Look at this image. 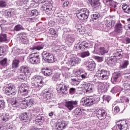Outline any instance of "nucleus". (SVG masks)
Returning <instances> with one entry per match:
<instances>
[{
  "label": "nucleus",
  "instance_id": "obj_1",
  "mask_svg": "<svg viewBox=\"0 0 130 130\" xmlns=\"http://www.w3.org/2000/svg\"><path fill=\"white\" fill-rule=\"evenodd\" d=\"M34 3L36 4H43V3H45V4L42 6V9L43 11H45L46 12H50L52 10V1L51 0H33Z\"/></svg>",
  "mask_w": 130,
  "mask_h": 130
},
{
  "label": "nucleus",
  "instance_id": "obj_2",
  "mask_svg": "<svg viewBox=\"0 0 130 130\" xmlns=\"http://www.w3.org/2000/svg\"><path fill=\"white\" fill-rule=\"evenodd\" d=\"M43 77L35 75L31 78V86L33 88H41L43 86Z\"/></svg>",
  "mask_w": 130,
  "mask_h": 130
},
{
  "label": "nucleus",
  "instance_id": "obj_3",
  "mask_svg": "<svg viewBox=\"0 0 130 130\" xmlns=\"http://www.w3.org/2000/svg\"><path fill=\"white\" fill-rule=\"evenodd\" d=\"M76 14V17H77L79 20H87V19L89 18V14H90V12H89V10L82 9L79 10Z\"/></svg>",
  "mask_w": 130,
  "mask_h": 130
},
{
  "label": "nucleus",
  "instance_id": "obj_4",
  "mask_svg": "<svg viewBox=\"0 0 130 130\" xmlns=\"http://www.w3.org/2000/svg\"><path fill=\"white\" fill-rule=\"evenodd\" d=\"M122 58V54L120 52L116 51L111 56V58L108 61V64L110 67H114L115 66V61L114 59H120Z\"/></svg>",
  "mask_w": 130,
  "mask_h": 130
},
{
  "label": "nucleus",
  "instance_id": "obj_5",
  "mask_svg": "<svg viewBox=\"0 0 130 130\" xmlns=\"http://www.w3.org/2000/svg\"><path fill=\"white\" fill-rule=\"evenodd\" d=\"M28 60L32 64L40 63V56L39 53H33L28 56Z\"/></svg>",
  "mask_w": 130,
  "mask_h": 130
},
{
  "label": "nucleus",
  "instance_id": "obj_6",
  "mask_svg": "<svg viewBox=\"0 0 130 130\" xmlns=\"http://www.w3.org/2000/svg\"><path fill=\"white\" fill-rule=\"evenodd\" d=\"M109 76H110V73L109 71L102 70L98 74L97 77L100 80L102 81H106L109 79Z\"/></svg>",
  "mask_w": 130,
  "mask_h": 130
},
{
  "label": "nucleus",
  "instance_id": "obj_7",
  "mask_svg": "<svg viewBox=\"0 0 130 130\" xmlns=\"http://www.w3.org/2000/svg\"><path fill=\"white\" fill-rule=\"evenodd\" d=\"M129 124V122L126 120L119 121L116 124V127L118 130H126Z\"/></svg>",
  "mask_w": 130,
  "mask_h": 130
},
{
  "label": "nucleus",
  "instance_id": "obj_8",
  "mask_svg": "<svg viewBox=\"0 0 130 130\" xmlns=\"http://www.w3.org/2000/svg\"><path fill=\"white\" fill-rule=\"evenodd\" d=\"M5 93L8 96H14L17 93V90L12 84H9L5 88Z\"/></svg>",
  "mask_w": 130,
  "mask_h": 130
},
{
  "label": "nucleus",
  "instance_id": "obj_9",
  "mask_svg": "<svg viewBox=\"0 0 130 130\" xmlns=\"http://www.w3.org/2000/svg\"><path fill=\"white\" fill-rule=\"evenodd\" d=\"M42 56L43 59L48 61V62H49L50 63H52L55 61L54 57L51 53H49L47 52H43Z\"/></svg>",
  "mask_w": 130,
  "mask_h": 130
},
{
  "label": "nucleus",
  "instance_id": "obj_10",
  "mask_svg": "<svg viewBox=\"0 0 130 130\" xmlns=\"http://www.w3.org/2000/svg\"><path fill=\"white\" fill-rule=\"evenodd\" d=\"M57 91L61 94H68V87L63 83H59L57 85Z\"/></svg>",
  "mask_w": 130,
  "mask_h": 130
},
{
  "label": "nucleus",
  "instance_id": "obj_11",
  "mask_svg": "<svg viewBox=\"0 0 130 130\" xmlns=\"http://www.w3.org/2000/svg\"><path fill=\"white\" fill-rule=\"evenodd\" d=\"M29 90V86L26 83H22L20 86L19 92L21 93L22 96H26L28 95V91Z\"/></svg>",
  "mask_w": 130,
  "mask_h": 130
},
{
  "label": "nucleus",
  "instance_id": "obj_12",
  "mask_svg": "<svg viewBox=\"0 0 130 130\" xmlns=\"http://www.w3.org/2000/svg\"><path fill=\"white\" fill-rule=\"evenodd\" d=\"M65 106L68 108L70 111H72L76 106L78 105V101H71L65 102Z\"/></svg>",
  "mask_w": 130,
  "mask_h": 130
},
{
  "label": "nucleus",
  "instance_id": "obj_13",
  "mask_svg": "<svg viewBox=\"0 0 130 130\" xmlns=\"http://www.w3.org/2000/svg\"><path fill=\"white\" fill-rule=\"evenodd\" d=\"M96 115L98 119H100L101 120H102L106 118L107 113H106V111L105 110L101 109L96 111Z\"/></svg>",
  "mask_w": 130,
  "mask_h": 130
},
{
  "label": "nucleus",
  "instance_id": "obj_14",
  "mask_svg": "<svg viewBox=\"0 0 130 130\" xmlns=\"http://www.w3.org/2000/svg\"><path fill=\"white\" fill-rule=\"evenodd\" d=\"M22 103L24 107L27 108V107H31L34 104V101L33 99H28V98L22 99Z\"/></svg>",
  "mask_w": 130,
  "mask_h": 130
},
{
  "label": "nucleus",
  "instance_id": "obj_15",
  "mask_svg": "<svg viewBox=\"0 0 130 130\" xmlns=\"http://www.w3.org/2000/svg\"><path fill=\"white\" fill-rule=\"evenodd\" d=\"M91 6L95 10H99L101 9V3L100 0H89Z\"/></svg>",
  "mask_w": 130,
  "mask_h": 130
},
{
  "label": "nucleus",
  "instance_id": "obj_16",
  "mask_svg": "<svg viewBox=\"0 0 130 130\" xmlns=\"http://www.w3.org/2000/svg\"><path fill=\"white\" fill-rule=\"evenodd\" d=\"M12 105L13 107H15L16 108H19V107H23V99H19L15 101H13L12 102Z\"/></svg>",
  "mask_w": 130,
  "mask_h": 130
},
{
  "label": "nucleus",
  "instance_id": "obj_17",
  "mask_svg": "<svg viewBox=\"0 0 130 130\" xmlns=\"http://www.w3.org/2000/svg\"><path fill=\"white\" fill-rule=\"evenodd\" d=\"M129 66V61L128 60H123L120 62L119 69L120 70H125Z\"/></svg>",
  "mask_w": 130,
  "mask_h": 130
},
{
  "label": "nucleus",
  "instance_id": "obj_18",
  "mask_svg": "<svg viewBox=\"0 0 130 130\" xmlns=\"http://www.w3.org/2000/svg\"><path fill=\"white\" fill-rule=\"evenodd\" d=\"M123 30V26L120 23H118L115 25L114 31L118 34H121Z\"/></svg>",
  "mask_w": 130,
  "mask_h": 130
},
{
  "label": "nucleus",
  "instance_id": "obj_19",
  "mask_svg": "<svg viewBox=\"0 0 130 130\" xmlns=\"http://www.w3.org/2000/svg\"><path fill=\"white\" fill-rule=\"evenodd\" d=\"M78 48L81 50H85V49H88V48H90V44L86 42H82L80 44H79Z\"/></svg>",
  "mask_w": 130,
  "mask_h": 130
},
{
  "label": "nucleus",
  "instance_id": "obj_20",
  "mask_svg": "<svg viewBox=\"0 0 130 130\" xmlns=\"http://www.w3.org/2000/svg\"><path fill=\"white\" fill-rule=\"evenodd\" d=\"M19 40L21 42H22L23 44H27L28 43V40L26 35L25 34H20L19 35Z\"/></svg>",
  "mask_w": 130,
  "mask_h": 130
},
{
  "label": "nucleus",
  "instance_id": "obj_21",
  "mask_svg": "<svg viewBox=\"0 0 130 130\" xmlns=\"http://www.w3.org/2000/svg\"><path fill=\"white\" fill-rule=\"evenodd\" d=\"M81 62V59L78 57H75L72 58L70 59V63L71 66H76V64H78Z\"/></svg>",
  "mask_w": 130,
  "mask_h": 130
},
{
  "label": "nucleus",
  "instance_id": "obj_22",
  "mask_svg": "<svg viewBox=\"0 0 130 130\" xmlns=\"http://www.w3.org/2000/svg\"><path fill=\"white\" fill-rule=\"evenodd\" d=\"M44 48V44L43 43H38L36 45L31 48V50H41Z\"/></svg>",
  "mask_w": 130,
  "mask_h": 130
},
{
  "label": "nucleus",
  "instance_id": "obj_23",
  "mask_svg": "<svg viewBox=\"0 0 130 130\" xmlns=\"http://www.w3.org/2000/svg\"><path fill=\"white\" fill-rule=\"evenodd\" d=\"M67 125H68L67 122H66L64 121H63L62 122H58L56 126L58 130H62L66 127Z\"/></svg>",
  "mask_w": 130,
  "mask_h": 130
},
{
  "label": "nucleus",
  "instance_id": "obj_24",
  "mask_svg": "<svg viewBox=\"0 0 130 130\" xmlns=\"http://www.w3.org/2000/svg\"><path fill=\"white\" fill-rule=\"evenodd\" d=\"M19 70L20 71V73L21 74H24L25 76H27L30 73L29 68L25 66L21 67Z\"/></svg>",
  "mask_w": 130,
  "mask_h": 130
},
{
  "label": "nucleus",
  "instance_id": "obj_25",
  "mask_svg": "<svg viewBox=\"0 0 130 130\" xmlns=\"http://www.w3.org/2000/svg\"><path fill=\"white\" fill-rule=\"evenodd\" d=\"M43 120H44V117L41 116H39V115H38L37 116L35 120L36 123L38 125H42V124H43Z\"/></svg>",
  "mask_w": 130,
  "mask_h": 130
},
{
  "label": "nucleus",
  "instance_id": "obj_26",
  "mask_svg": "<svg viewBox=\"0 0 130 130\" xmlns=\"http://www.w3.org/2000/svg\"><path fill=\"white\" fill-rule=\"evenodd\" d=\"M43 93L45 94L44 98L46 99V100H49V99H51L53 96L52 93H50L49 92H48V90L46 89L44 90Z\"/></svg>",
  "mask_w": 130,
  "mask_h": 130
},
{
  "label": "nucleus",
  "instance_id": "obj_27",
  "mask_svg": "<svg viewBox=\"0 0 130 130\" xmlns=\"http://www.w3.org/2000/svg\"><path fill=\"white\" fill-rule=\"evenodd\" d=\"M0 42H5V43H8V42H9V40H8L6 34L2 33L0 34Z\"/></svg>",
  "mask_w": 130,
  "mask_h": 130
},
{
  "label": "nucleus",
  "instance_id": "obj_28",
  "mask_svg": "<svg viewBox=\"0 0 130 130\" xmlns=\"http://www.w3.org/2000/svg\"><path fill=\"white\" fill-rule=\"evenodd\" d=\"M76 29H77L78 32L80 34H84L86 32V29L85 27L82 26V25L78 24L77 26H76Z\"/></svg>",
  "mask_w": 130,
  "mask_h": 130
},
{
  "label": "nucleus",
  "instance_id": "obj_29",
  "mask_svg": "<svg viewBox=\"0 0 130 130\" xmlns=\"http://www.w3.org/2000/svg\"><path fill=\"white\" fill-rule=\"evenodd\" d=\"M120 77V74H119V73L115 72L113 74V76L112 77V81H113V82H117L118 78Z\"/></svg>",
  "mask_w": 130,
  "mask_h": 130
},
{
  "label": "nucleus",
  "instance_id": "obj_30",
  "mask_svg": "<svg viewBox=\"0 0 130 130\" xmlns=\"http://www.w3.org/2000/svg\"><path fill=\"white\" fill-rule=\"evenodd\" d=\"M109 49L105 47H101L99 50V54L100 55H103L105 53H107L109 51Z\"/></svg>",
  "mask_w": 130,
  "mask_h": 130
},
{
  "label": "nucleus",
  "instance_id": "obj_31",
  "mask_svg": "<svg viewBox=\"0 0 130 130\" xmlns=\"http://www.w3.org/2000/svg\"><path fill=\"white\" fill-rule=\"evenodd\" d=\"M122 9L124 11V13L126 14H130V7L127 5L124 4L122 6Z\"/></svg>",
  "mask_w": 130,
  "mask_h": 130
},
{
  "label": "nucleus",
  "instance_id": "obj_32",
  "mask_svg": "<svg viewBox=\"0 0 130 130\" xmlns=\"http://www.w3.org/2000/svg\"><path fill=\"white\" fill-rule=\"evenodd\" d=\"M95 102L96 101H95V99L88 97L87 102L86 103V106H90V105H93V104H94Z\"/></svg>",
  "mask_w": 130,
  "mask_h": 130
},
{
  "label": "nucleus",
  "instance_id": "obj_33",
  "mask_svg": "<svg viewBox=\"0 0 130 130\" xmlns=\"http://www.w3.org/2000/svg\"><path fill=\"white\" fill-rule=\"evenodd\" d=\"M19 118L21 120H28L29 117L27 113H22L19 115Z\"/></svg>",
  "mask_w": 130,
  "mask_h": 130
},
{
  "label": "nucleus",
  "instance_id": "obj_34",
  "mask_svg": "<svg viewBox=\"0 0 130 130\" xmlns=\"http://www.w3.org/2000/svg\"><path fill=\"white\" fill-rule=\"evenodd\" d=\"M19 63H20V61L19 60H13L12 64V69H17V68H19Z\"/></svg>",
  "mask_w": 130,
  "mask_h": 130
},
{
  "label": "nucleus",
  "instance_id": "obj_35",
  "mask_svg": "<svg viewBox=\"0 0 130 130\" xmlns=\"http://www.w3.org/2000/svg\"><path fill=\"white\" fill-rule=\"evenodd\" d=\"M74 42H75V38L71 36H69L67 38V43H68L69 45H73Z\"/></svg>",
  "mask_w": 130,
  "mask_h": 130
},
{
  "label": "nucleus",
  "instance_id": "obj_36",
  "mask_svg": "<svg viewBox=\"0 0 130 130\" xmlns=\"http://www.w3.org/2000/svg\"><path fill=\"white\" fill-rule=\"evenodd\" d=\"M105 25L107 26V27H109V28H110V27L114 26V21H111L110 19H107L105 21Z\"/></svg>",
  "mask_w": 130,
  "mask_h": 130
},
{
  "label": "nucleus",
  "instance_id": "obj_37",
  "mask_svg": "<svg viewBox=\"0 0 130 130\" xmlns=\"http://www.w3.org/2000/svg\"><path fill=\"white\" fill-rule=\"evenodd\" d=\"M95 68H96V64L94 62L90 63L86 66V68L89 71H94Z\"/></svg>",
  "mask_w": 130,
  "mask_h": 130
},
{
  "label": "nucleus",
  "instance_id": "obj_38",
  "mask_svg": "<svg viewBox=\"0 0 130 130\" xmlns=\"http://www.w3.org/2000/svg\"><path fill=\"white\" fill-rule=\"evenodd\" d=\"M105 84H106L105 83L99 82L98 87L99 89L103 91V92L104 91H105V90H106V88H105Z\"/></svg>",
  "mask_w": 130,
  "mask_h": 130
},
{
  "label": "nucleus",
  "instance_id": "obj_39",
  "mask_svg": "<svg viewBox=\"0 0 130 130\" xmlns=\"http://www.w3.org/2000/svg\"><path fill=\"white\" fill-rule=\"evenodd\" d=\"M24 27L21 24H17L14 27V31H21V30H24Z\"/></svg>",
  "mask_w": 130,
  "mask_h": 130
},
{
  "label": "nucleus",
  "instance_id": "obj_40",
  "mask_svg": "<svg viewBox=\"0 0 130 130\" xmlns=\"http://www.w3.org/2000/svg\"><path fill=\"white\" fill-rule=\"evenodd\" d=\"M104 4H106L109 7H112L113 6V0H103Z\"/></svg>",
  "mask_w": 130,
  "mask_h": 130
},
{
  "label": "nucleus",
  "instance_id": "obj_41",
  "mask_svg": "<svg viewBox=\"0 0 130 130\" xmlns=\"http://www.w3.org/2000/svg\"><path fill=\"white\" fill-rule=\"evenodd\" d=\"M29 14L31 17H37V16H38V11L37 10H31Z\"/></svg>",
  "mask_w": 130,
  "mask_h": 130
},
{
  "label": "nucleus",
  "instance_id": "obj_42",
  "mask_svg": "<svg viewBox=\"0 0 130 130\" xmlns=\"http://www.w3.org/2000/svg\"><path fill=\"white\" fill-rule=\"evenodd\" d=\"M10 118V116H9V114L6 113L4 116H2V119L3 121L4 122H7L9 120Z\"/></svg>",
  "mask_w": 130,
  "mask_h": 130
},
{
  "label": "nucleus",
  "instance_id": "obj_43",
  "mask_svg": "<svg viewBox=\"0 0 130 130\" xmlns=\"http://www.w3.org/2000/svg\"><path fill=\"white\" fill-rule=\"evenodd\" d=\"M52 74V71H51V70L47 69L44 72V75H45L46 77L51 76Z\"/></svg>",
  "mask_w": 130,
  "mask_h": 130
},
{
  "label": "nucleus",
  "instance_id": "obj_44",
  "mask_svg": "<svg viewBox=\"0 0 130 130\" xmlns=\"http://www.w3.org/2000/svg\"><path fill=\"white\" fill-rule=\"evenodd\" d=\"M90 55V52L89 51L83 52L80 53L81 57L84 58V57H87Z\"/></svg>",
  "mask_w": 130,
  "mask_h": 130
},
{
  "label": "nucleus",
  "instance_id": "obj_45",
  "mask_svg": "<svg viewBox=\"0 0 130 130\" xmlns=\"http://www.w3.org/2000/svg\"><path fill=\"white\" fill-rule=\"evenodd\" d=\"M100 17V14L98 12H94L92 15H91V18L93 19V20H97L98 18Z\"/></svg>",
  "mask_w": 130,
  "mask_h": 130
},
{
  "label": "nucleus",
  "instance_id": "obj_46",
  "mask_svg": "<svg viewBox=\"0 0 130 130\" xmlns=\"http://www.w3.org/2000/svg\"><path fill=\"white\" fill-rule=\"evenodd\" d=\"M87 102H88V97L83 98L81 100V103L83 106H87Z\"/></svg>",
  "mask_w": 130,
  "mask_h": 130
},
{
  "label": "nucleus",
  "instance_id": "obj_47",
  "mask_svg": "<svg viewBox=\"0 0 130 130\" xmlns=\"http://www.w3.org/2000/svg\"><path fill=\"white\" fill-rule=\"evenodd\" d=\"M119 91V86H116L114 87L111 90V93H116L117 92H118Z\"/></svg>",
  "mask_w": 130,
  "mask_h": 130
},
{
  "label": "nucleus",
  "instance_id": "obj_48",
  "mask_svg": "<svg viewBox=\"0 0 130 130\" xmlns=\"http://www.w3.org/2000/svg\"><path fill=\"white\" fill-rule=\"evenodd\" d=\"M52 80L53 81H55V82H57V81H58V80H59V75L58 74H57V73L55 74L52 78Z\"/></svg>",
  "mask_w": 130,
  "mask_h": 130
},
{
  "label": "nucleus",
  "instance_id": "obj_49",
  "mask_svg": "<svg viewBox=\"0 0 130 130\" xmlns=\"http://www.w3.org/2000/svg\"><path fill=\"white\" fill-rule=\"evenodd\" d=\"M5 107H6L5 101L0 100V110H2V109H4Z\"/></svg>",
  "mask_w": 130,
  "mask_h": 130
},
{
  "label": "nucleus",
  "instance_id": "obj_50",
  "mask_svg": "<svg viewBox=\"0 0 130 130\" xmlns=\"http://www.w3.org/2000/svg\"><path fill=\"white\" fill-rule=\"evenodd\" d=\"M72 84L74 86H78L80 84V81L78 79H72Z\"/></svg>",
  "mask_w": 130,
  "mask_h": 130
},
{
  "label": "nucleus",
  "instance_id": "obj_51",
  "mask_svg": "<svg viewBox=\"0 0 130 130\" xmlns=\"http://www.w3.org/2000/svg\"><path fill=\"white\" fill-rule=\"evenodd\" d=\"M7 58H5L0 61V64H1V66H2L3 67H7Z\"/></svg>",
  "mask_w": 130,
  "mask_h": 130
},
{
  "label": "nucleus",
  "instance_id": "obj_52",
  "mask_svg": "<svg viewBox=\"0 0 130 130\" xmlns=\"http://www.w3.org/2000/svg\"><path fill=\"white\" fill-rule=\"evenodd\" d=\"M83 110L80 107L77 108L75 110V113H76V114H77V115L81 114Z\"/></svg>",
  "mask_w": 130,
  "mask_h": 130
},
{
  "label": "nucleus",
  "instance_id": "obj_53",
  "mask_svg": "<svg viewBox=\"0 0 130 130\" xmlns=\"http://www.w3.org/2000/svg\"><path fill=\"white\" fill-rule=\"evenodd\" d=\"M2 32H7L9 29L7 27V25L2 24L0 25Z\"/></svg>",
  "mask_w": 130,
  "mask_h": 130
},
{
  "label": "nucleus",
  "instance_id": "obj_54",
  "mask_svg": "<svg viewBox=\"0 0 130 130\" xmlns=\"http://www.w3.org/2000/svg\"><path fill=\"white\" fill-rule=\"evenodd\" d=\"M7 7V2L5 1H0V8H6Z\"/></svg>",
  "mask_w": 130,
  "mask_h": 130
},
{
  "label": "nucleus",
  "instance_id": "obj_55",
  "mask_svg": "<svg viewBox=\"0 0 130 130\" xmlns=\"http://www.w3.org/2000/svg\"><path fill=\"white\" fill-rule=\"evenodd\" d=\"M93 86L94 85L90 84L87 87V89L86 90V92H92V91H93V89H94Z\"/></svg>",
  "mask_w": 130,
  "mask_h": 130
},
{
  "label": "nucleus",
  "instance_id": "obj_56",
  "mask_svg": "<svg viewBox=\"0 0 130 130\" xmlns=\"http://www.w3.org/2000/svg\"><path fill=\"white\" fill-rule=\"evenodd\" d=\"M12 53L15 55L19 54V49H18L16 47H14L12 49Z\"/></svg>",
  "mask_w": 130,
  "mask_h": 130
},
{
  "label": "nucleus",
  "instance_id": "obj_57",
  "mask_svg": "<svg viewBox=\"0 0 130 130\" xmlns=\"http://www.w3.org/2000/svg\"><path fill=\"white\" fill-rule=\"evenodd\" d=\"M49 34L51 35H55L56 34V30L54 28H50L49 30Z\"/></svg>",
  "mask_w": 130,
  "mask_h": 130
},
{
  "label": "nucleus",
  "instance_id": "obj_58",
  "mask_svg": "<svg viewBox=\"0 0 130 130\" xmlns=\"http://www.w3.org/2000/svg\"><path fill=\"white\" fill-rule=\"evenodd\" d=\"M81 78H82V79H87V78H89V74H88L87 73L81 74Z\"/></svg>",
  "mask_w": 130,
  "mask_h": 130
},
{
  "label": "nucleus",
  "instance_id": "obj_59",
  "mask_svg": "<svg viewBox=\"0 0 130 130\" xmlns=\"http://www.w3.org/2000/svg\"><path fill=\"white\" fill-rule=\"evenodd\" d=\"M4 52H5V51L4 50V46L0 45V56L4 54Z\"/></svg>",
  "mask_w": 130,
  "mask_h": 130
},
{
  "label": "nucleus",
  "instance_id": "obj_60",
  "mask_svg": "<svg viewBox=\"0 0 130 130\" xmlns=\"http://www.w3.org/2000/svg\"><path fill=\"white\" fill-rule=\"evenodd\" d=\"M117 102L119 103H124V102H125V98L122 97L120 98V100H118Z\"/></svg>",
  "mask_w": 130,
  "mask_h": 130
},
{
  "label": "nucleus",
  "instance_id": "obj_61",
  "mask_svg": "<svg viewBox=\"0 0 130 130\" xmlns=\"http://www.w3.org/2000/svg\"><path fill=\"white\" fill-rule=\"evenodd\" d=\"M90 84L89 83H84L82 87L83 88H84V89H85V90H87V89H88V86H89Z\"/></svg>",
  "mask_w": 130,
  "mask_h": 130
},
{
  "label": "nucleus",
  "instance_id": "obj_62",
  "mask_svg": "<svg viewBox=\"0 0 130 130\" xmlns=\"http://www.w3.org/2000/svg\"><path fill=\"white\" fill-rule=\"evenodd\" d=\"M124 43L125 44H128L130 43V39L129 38H125V40H124Z\"/></svg>",
  "mask_w": 130,
  "mask_h": 130
},
{
  "label": "nucleus",
  "instance_id": "obj_63",
  "mask_svg": "<svg viewBox=\"0 0 130 130\" xmlns=\"http://www.w3.org/2000/svg\"><path fill=\"white\" fill-rule=\"evenodd\" d=\"M70 93H71V94H75V93H76V88H71L70 89Z\"/></svg>",
  "mask_w": 130,
  "mask_h": 130
},
{
  "label": "nucleus",
  "instance_id": "obj_64",
  "mask_svg": "<svg viewBox=\"0 0 130 130\" xmlns=\"http://www.w3.org/2000/svg\"><path fill=\"white\" fill-rule=\"evenodd\" d=\"M95 59H98V61L100 62H101L102 61H103V57H100V56H95Z\"/></svg>",
  "mask_w": 130,
  "mask_h": 130
}]
</instances>
